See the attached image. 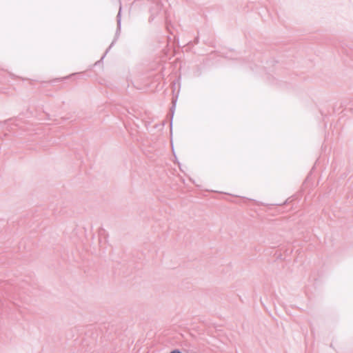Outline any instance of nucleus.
<instances>
[{
  "instance_id": "f257e3e1",
  "label": "nucleus",
  "mask_w": 353,
  "mask_h": 353,
  "mask_svg": "<svg viewBox=\"0 0 353 353\" xmlns=\"http://www.w3.org/2000/svg\"><path fill=\"white\" fill-rule=\"evenodd\" d=\"M121 6L120 5L119 10V12L117 16V31H116V34H115V37H114V40L112 41V42L111 43L109 48L106 50L105 54L101 57V59H103L104 58V57L108 52L109 50L114 46V43L116 42V41L117 40V39L119 37V33L121 31Z\"/></svg>"
},
{
  "instance_id": "f03ea898",
  "label": "nucleus",
  "mask_w": 353,
  "mask_h": 353,
  "mask_svg": "<svg viewBox=\"0 0 353 353\" xmlns=\"http://www.w3.org/2000/svg\"><path fill=\"white\" fill-rule=\"evenodd\" d=\"M174 108H175V103L173 104L172 107L170 109V111L172 112V117H171V122H170L171 127L172 125V118H173Z\"/></svg>"
},
{
  "instance_id": "7ed1b4c3",
  "label": "nucleus",
  "mask_w": 353,
  "mask_h": 353,
  "mask_svg": "<svg viewBox=\"0 0 353 353\" xmlns=\"http://www.w3.org/2000/svg\"><path fill=\"white\" fill-rule=\"evenodd\" d=\"M170 353H182L179 350H174L170 352Z\"/></svg>"
},
{
  "instance_id": "20e7f679",
  "label": "nucleus",
  "mask_w": 353,
  "mask_h": 353,
  "mask_svg": "<svg viewBox=\"0 0 353 353\" xmlns=\"http://www.w3.org/2000/svg\"><path fill=\"white\" fill-rule=\"evenodd\" d=\"M198 40H199V39H198V38H196V39H195V43H198Z\"/></svg>"
}]
</instances>
